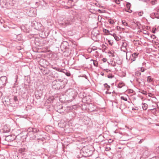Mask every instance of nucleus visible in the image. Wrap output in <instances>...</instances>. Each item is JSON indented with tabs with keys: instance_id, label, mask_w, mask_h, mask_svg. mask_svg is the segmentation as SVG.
I'll list each match as a JSON object with an SVG mask.
<instances>
[{
	"instance_id": "1",
	"label": "nucleus",
	"mask_w": 159,
	"mask_h": 159,
	"mask_svg": "<svg viewBox=\"0 0 159 159\" xmlns=\"http://www.w3.org/2000/svg\"><path fill=\"white\" fill-rule=\"evenodd\" d=\"M65 86L64 80L62 79H58L53 81L52 83V87L56 89L64 88Z\"/></svg>"
},
{
	"instance_id": "2",
	"label": "nucleus",
	"mask_w": 159,
	"mask_h": 159,
	"mask_svg": "<svg viewBox=\"0 0 159 159\" xmlns=\"http://www.w3.org/2000/svg\"><path fill=\"white\" fill-rule=\"evenodd\" d=\"M41 72L43 75H48L51 77H57V74L54 71L51 72L47 68H43L41 69Z\"/></svg>"
},
{
	"instance_id": "3",
	"label": "nucleus",
	"mask_w": 159,
	"mask_h": 159,
	"mask_svg": "<svg viewBox=\"0 0 159 159\" xmlns=\"http://www.w3.org/2000/svg\"><path fill=\"white\" fill-rule=\"evenodd\" d=\"M92 153V151L90 150L86 147L83 148L80 152V154L83 157H90Z\"/></svg>"
},
{
	"instance_id": "4",
	"label": "nucleus",
	"mask_w": 159,
	"mask_h": 159,
	"mask_svg": "<svg viewBox=\"0 0 159 159\" xmlns=\"http://www.w3.org/2000/svg\"><path fill=\"white\" fill-rule=\"evenodd\" d=\"M31 128H28L27 130V134L25 136H21V137L23 138V139H26L27 138H28L30 140L34 139L35 138V135L33 132H31L30 130Z\"/></svg>"
},
{
	"instance_id": "5",
	"label": "nucleus",
	"mask_w": 159,
	"mask_h": 159,
	"mask_svg": "<svg viewBox=\"0 0 159 159\" xmlns=\"http://www.w3.org/2000/svg\"><path fill=\"white\" fill-rule=\"evenodd\" d=\"M21 134H19L16 136L14 135H11L6 136L5 140L7 142H11L14 140L16 139H18V137H21Z\"/></svg>"
},
{
	"instance_id": "6",
	"label": "nucleus",
	"mask_w": 159,
	"mask_h": 159,
	"mask_svg": "<svg viewBox=\"0 0 159 159\" xmlns=\"http://www.w3.org/2000/svg\"><path fill=\"white\" fill-rule=\"evenodd\" d=\"M82 97L81 98L82 100L85 102H86L87 103H89L91 101V97L89 95H87L85 93H83L82 94Z\"/></svg>"
},
{
	"instance_id": "7",
	"label": "nucleus",
	"mask_w": 159,
	"mask_h": 159,
	"mask_svg": "<svg viewBox=\"0 0 159 159\" xmlns=\"http://www.w3.org/2000/svg\"><path fill=\"white\" fill-rule=\"evenodd\" d=\"M7 79L6 76H2L0 78V88H2L5 85Z\"/></svg>"
},
{
	"instance_id": "8",
	"label": "nucleus",
	"mask_w": 159,
	"mask_h": 159,
	"mask_svg": "<svg viewBox=\"0 0 159 159\" xmlns=\"http://www.w3.org/2000/svg\"><path fill=\"white\" fill-rule=\"evenodd\" d=\"M88 108L89 111H97V107L94 104L90 103L89 105Z\"/></svg>"
},
{
	"instance_id": "9",
	"label": "nucleus",
	"mask_w": 159,
	"mask_h": 159,
	"mask_svg": "<svg viewBox=\"0 0 159 159\" xmlns=\"http://www.w3.org/2000/svg\"><path fill=\"white\" fill-rule=\"evenodd\" d=\"M138 53L134 52L130 56V60L131 62H132L133 61H134L136 60V58L138 57Z\"/></svg>"
},
{
	"instance_id": "10",
	"label": "nucleus",
	"mask_w": 159,
	"mask_h": 159,
	"mask_svg": "<svg viewBox=\"0 0 159 159\" xmlns=\"http://www.w3.org/2000/svg\"><path fill=\"white\" fill-rule=\"evenodd\" d=\"M114 62L116 63L118 65H120L122 63V61L120 60V58L117 56L114 59Z\"/></svg>"
},
{
	"instance_id": "11",
	"label": "nucleus",
	"mask_w": 159,
	"mask_h": 159,
	"mask_svg": "<svg viewBox=\"0 0 159 159\" xmlns=\"http://www.w3.org/2000/svg\"><path fill=\"white\" fill-rule=\"evenodd\" d=\"M68 45V43L66 42H63L61 45V48L62 50H66L67 48L66 45Z\"/></svg>"
},
{
	"instance_id": "12",
	"label": "nucleus",
	"mask_w": 159,
	"mask_h": 159,
	"mask_svg": "<svg viewBox=\"0 0 159 159\" xmlns=\"http://www.w3.org/2000/svg\"><path fill=\"white\" fill-rule=\"evenodd\" d=\"M63 107L62 104L57 105L56 107V108L57 109V111L59 113H61V112H63L61 111V110L62 109Z\"/></svg>"
},
{
	"instance_id": "13",
	"label": "nucleus",
	"mask_w": 159,
	"mask_h": 159,
	"mask_svg": "<svg viewBox=\"0 0 159 159\" xmlns=\"http://www.w3.org/2000/svg\"><path fill=\"white\" fill-rule=\"evenodd\" d=\"M131 6V5L130 3L129 2H127L126 4V7L129 10V11L126 10L125 11L127 12H128L130 13L132 12V11L130 9Z\"/></svg>"
},
{
	"instance_id": "14",
	"label": "nucleus",
	"mask_w": 159,
	"mask_h": 159,
	"mask_svg": "<svg viewBox=\"0 0 159 159\" xmlns=\"http://www.w3.org/2000/svg\"><path fill=\"white\" fill-rule=\"evenodd\" d=\"M29 128L31 129H30V130L31 131V132H33L34 134V133H37L39 131V129L36 128L30 127Z\"/></svg>"
},
{
	"instance_id": "15",
	"label": "nucleus",
	"mask_w": 159,
	"mask_h": 159,
	"mask_svg": "<svg viewBox=\"0 0 159 159\" xmlns=\"http://www.w3.org/2000/svg\"><path fill=\"white\" fill-rule=\"evenodd\" d=\"M16 0H10L8 2L11 6H14L16 3Z\"/></svg>"
},
{
	"instance_id": "16",
	"label": "nucleus",
	"mask_w": 159,
	"mask_h": 159,
	"mask_svg": "<svg viewBox=\"0 0 159 159\" xmlns=\"http://www.w3.org/2000/svg\"><path fill=\"white\" fill-rule=\"evenodd\" d=\"M26 10L27 11L26 12L27 14L29 16H32L33 15L31 14V13H33V11L30 10V9Z\"/></svg>"
},
{
	"instance_id": "17",
	"label": "nucleus",
	"mask_w": 159,
	"mask_h": 159,
	"mask_svg": "<svg viewBox=\"0 0 159 159\" xmlns=\"http://www.w3.org/2000/svg\"><path fill=\"white\" fill-rule=\"evenodd\" d=\"M51 66L52 68H53L55 70H56L58 71H59V72H62V69H60L58 67H54L53 65H51Z\"/></svg>"
},
{
	"instance_id": "18",
	"label": "nucleus",
	"mask_w": 159,
	"mask_h": 159,
	"mask_svg": "<svg viewBox=\"0 0 159 159\" xmlns=\"http://www.w3.org/2000/svg\"><path fill=\"white\" fill-rule=\"evenodd\" d=\"M142 108L144 110H146L148 107V105L147 104L145 103H143L142 104Z\"/></svg>"
},
{
	"instance_id": "19",
	"label": "nucleus",
	"mask_w": 159,
	"mask_h": 159,
	"mask_svg": "<svg viewBox=\"0 0 159 159\" xmlns=\"http://www.w3.org/2000/svg\"><path fill=\"white\" fill-rule=\"evenodd\" d=\"M152 15L155 18L159 19V14L158 12H153L152 13Z\"/></svg>"
},
{
	"instance_id": "20",
	"label": "nucleus",
	"mask_w": 159,
	"mask_h": 159,
	"mask_svg": "<svg viewBox=\"0 0 159 159\" xmlns=\"http://www.w3.org/2000/svg\"><path fill=\"white\" fill-rule=\"evenodd\" d=\"M141 75V73L138 71H137L134 73L135 77H139Z\"/></svg>"
},
{
	"instance_id": "21",
	"label": "nucleus",
	"mask_w": 159,
	"mask_h": 159,
	"mask_svg": "<svg viewBox=\"0 0 159 159\" xmlns=\"http://www.w3.org/2000/svg\"><path fill=\"white\" fill-rule=\"evenodd\" d=\"M113 36L114 37V38L116 40V41H119V40H120V39L119 38V37H118L116 34L115 33H113Z\"/></svg>"
},
{
	"instance_id": "22",
	"label": "nucleus",
	"mask_w": 159,
	"mask_h": 159,
	"mask_svg": "<svg viewBox=\"0 0 159 159\" xmlns=\"http://www.w3.org/2000/svg\"><path fill=\"white\" fill-rule=\"evenodd\" d=\"M10 130V129H5V127H4L3 129L2 130V132L3 133H8L9 132Z\"/></svg>"
},
{
	"instance_id": "23",
	"label": "nucleus",
	"mask_w": 159,
	"mask_h": 159,
	"mask_svg": "<svg viewBox=\"0 0 159 159\" xmlns=\"http://www.w3.org/2000/svg\"><path fill=\"white\" fill-rule=\"evenodd\" d=\"M74 93L73 92H71L70 93V95L72 96L71 97H70L71 98L70 99L71 100H72L73 99H75V96L74 94Z\"/></svg>"
},
{
	"instance_id": "24",
	"label": "nucleus",
	"mask_w": 159,
	"mask_h": 159,
	"mask_svg": "<svg viewBox=\"0 0 159 159\" xmlns=\"http://www.w3.org/2000/svg\"><path fill=\"white\" fill-rule=\"evenodd\" d=\"M153 79H152L151 76H148V77L147 81L148 82H150L153 81Z\"/></svg>"
},
{
	"instance_id": "25",
	"label": "nucleus",
	"mask_w": 159,
	"mask_h": 159,
	"mask_svg": "<svg viewBox=\"0 0 159 159\" xmlns=\"http://www.w3.org/2000/svg\"><path fill=\"white\" fill-rule=\"evenodd\" d=\"M138 83L139 84H140L142 83H144V80L143 79L140 78L139 80V82H138Z\"/></svg>"
},
{
	"instance_id": "26",
	"label": "nucleus",
	"mask_w": 159,
	"mask_h": 159,
	"mask_svg": "<svg viewBox=\"0 0 159 159\" xmlns=\"http://www.w3.org/2000/svg\"><path fill=\"white\" fill-rule=\"evenodd\" d=\"M105 87L106 88L107 90H108L110 88V86L107 85V83H105L104 84Z\"/></svg>"
},
{
	"instance_id": "27",
	"label": "nucleus",
	"mask_w": 159,
	"mask_h": 159,
	"mask_svg": "<svg viewBox=\"0 0 159 159\" xmlns=\"http://www.w3.org/2000/svg\"><path fill=\"white\" fill-rule=\"evenodd\" d=\"M13 100H14V102L17 103L18 102V99L17 98L16 96H14L13 98Z\"/></svg>"
},
{
	"instance_id": "28",
	"label": "nucleus",
	"mask_w": 159,
	"mask_h": 159,
	"mask_svg": "<svg viewBox=\"0 0 159 159\" xmlns=\"http://www.w3.org/2000/svg\"><path fill=\"white\" fill-rule=\"evenodd\" d=\"M121 51H123V52H125L127 51V48L126 47H121Z\"/></svg>"
},
{
	"instance_id": "29",
	"label": "nucleus",
	"mask_w": 159,
	"mask_h": 159,
	"mask_svg": "<svg viewBox=\"0 0 159 159\" xmlns=\"http://www.w3.org/2000/svg\"><path fill=\"white\" fill-rule=\"evenodd\" d=\"M104 32L108 34H110L109 31L108 30L106 29H104L103 30Z\"/></svg>"
},
{
	"instance_id": "30",
	"label": "nucleus",
	"mask_w": 159,
	"mask_h": 159,
	"mask_svg": "<svg viewBox=\"0 0 159 159\" xmlns=\"http://www.w3.org/2000/svg\"><path fill=\"white\" fill-rule=\"evenodd\" d=\"M139 92L144 95H147V92L144 90H142L141 91H139Z\"/></svg>"
},
{
	"instance_id": "31",
	"label": "nucleus",
	"mask_w": 159,
	"mask_h": 159,
	"mask_svg": "<svg viewBox=\"0 0 159 159\" xmlns=\"http://www.w3.org/2000/svg\"><path fill=\"white\" fill-rule=\"evenodd\" d=\"M127 44L126 42H123L122 43L121 47H126L127 46Z\"/></svg>"
},
{
	"instance_id": "32",
	"label": "nucleus",
	"mask_w": 159,
	"mask_h": 159,
	"mask_svg": "<svg viewBox=\"0 0 159 159\" xmlns=\"http://www.w3.org/2000/svg\"><path fill=\"white\" fill-rule=\"evenodd\" d=\"M108 22L109 23L111 24H113L114 23V21L111 19L109 20Z\"/></svg>"
},
{
	"instance_id": "33",
	"label": "nucleus",
	"mask_w": 159,
	"mask_h": 159,
	"mask_svg": "<svg viewBox=\"0 0 159 159\" xmlns=\"http://www.w3.org/2000/svg\"><path fill=\"white\" fill-rule=\"evenodd\" d=\"M141 78L139 77H135L134 79V80H135V81H136L137 82H139V80Z\"/></svg>"
},
{
	"instance_id": "34",
	"label": "nucleus",
	"mask_w": 159,
	"mask_h": 159,
	"mask_svg": "<svg viewBox=\"0 0 159 159\" xmlns=\"http://www.w3.org/2000/svg\"><path fill=\"white\" fill-rule=\"evenodd\" d=\"M54 99V97H51L49 98L48 99V100L50 101V102H53V100Z\"/></svg>"
},
{
	"instance_id": "35",
	"label": "nucleus",
	"mask_w": 159,
	"mask_h": 159,
	"mask_svg": "<svg viewBox=\"0 0 159 159\" xmlns=\"http://www.w3.org/2000/svg\"><path fill=\"white\" fill-rule=\"evenodd\" d=\"M107 77L111 79L114 77V76L112 75V74H110L107 76Z\"/></svg>"
},
{
	"instance_id": "36",
	"label": "nucleus",
	"mask_w": 159,
	"mask_h": 159,
	"mask_svg": "<svg viewBox=\"0 0 159 159\" xmlns=\"http://www.w3.org/2000/svg\"><path fill=\"white\" fill-rule=\"evenodd\" d=\"M122 23L123 25L125 26H127V23L126 22V21L125 20H122Z\"/></svg>"
},
{
	"instance_id": "37",
	"label": "nucleus",
	"mask_w": 159,
	"mask_h": 159,
	"mask_svg": "<svg viewBox=\"0 0 159 159\" xmlns=\"http://www.w3.org/2000/svg\"><path fill=\"white\" fill-rule=\"evenodd\" d=\"M109 53L110 54V56H111L112 57H114L115 56V55L113 52H109Z\"/></svg>"
},
{
	"instance_id": "38",
	"label": "nucleus",
	"mask_w": 159,
	"mask_h": 159,
	"mask_svg": "<svg viewBox=\"0 0 159 159\" xmlns=\"http://www.w3.org/2000/svg\"><path fill=\"white\" fill-rule=\"evenodd\" d=\"M108 43L111 45L112 46L113 44V42L110 40H108Z\"/></svg>"
},
{
	"instance_id": "39",
	"label": "nucleus",
	"mask_w": 159,
	"mask_h": 159,
	"mask_svg": "<svg viewBox=\"0 0 159 159\" xmlns=\"http://www.w3.org/2000/svg\"><path fill=\"white\" fill-rule=\"evenodd\" d=\"M121 99L123 100H124L125 101H127V99L126 98L124 97V96H121Z\"/></svg>"
},
{
	"instance_id": "40",
	"label": "nucleus",
	"mask_w": 159,
	"mask_h": 159,
	"mask_svg": "<svg viewBox=\"0 0 159 159\" xmlns=\"http://www.w3.org/2000/svg\"><path fill=\"white\" fill-rule=\"evenodd\" d=\"M141 72H143L145 71V69L143 67H141L140 68V70Z\"/></svg>"
},
{
	"instance_id": "41",
	"label": "nucleus",
	"mask_w": 159,
	"mask_h": 159,
	"mask_svg": "<svg viewBox=\"0 0 159 159\" xmlns=\"http://www.w3.org/2000/svg\"><path fill=\"white\" fill-rule=\"evenodd\" d=\"M115 2L117 4H119L120 3V0H115Z\"/></svg>"
},
{
	"instance_id": "42",
	"label": "nucleus",
	"mask_w": 159,
	"mask_h": 159,
	"mask_svg": "<svg viewBox=\"0 0 159 159\" xmlns=\"http://www.w3.org/2000/svg\"><path fill=\"white\" fill-rule=\"evenodd\" d=\"M151 38L152 39H155L156 38V36L154 34L151 35Z\"/></svg>"
},
{
	"instance_id": "43",
	"label": "nucleus",
	"mask_w": 159,
	"mask_h": 159,
	"mask_svg": "<svg viewBox=\"0 0 159 159\" xmlns=\"http://www.w3.org/2000/svg\"><path fill=\"white\" fill-rule=\"evenodd\" d=\"M143 12H139L138 13V15L139 16H141L143 15Z\"/></svg>"
},
{
	"instance_id": "44",
	"label": "nucleus",
	"mask_w": 159,
	"mask_h": 159,
	"mask_svg": "<svg viewBox=\"0 0 159 159\" xmlns=\"http://www.w3.org/2000/svg\"><path fill=\"white\" fill-rule=\"evenodd\" d=\"M122 83H119L118 84V87L119 88H121L123 86V85H122Z\"/></svg>"
},
{
	"instance_id": "45",
	"label": "nucleus",
	"mask_w": 159,
	"mask_h": 159,
	"mask_svg": "<svg viewBox=\"0 0 159 159\" xmlns=\"http://www.w3.org/2000/svg\"><path fill=\"white\" fill-rule=\"evenodd\" d=\"M93 64L94 66H97V64H98V62L97 61H94L93 62Z\"/></svg>"
},
{
	"instance_id": "46",
	"label": "nucleus",
	"mask_w": 159,
	"mask_h": 159,
	"mask_svg": "<svg viewBox=\"0 0 159 159\" xmlns=\"http://www.w3.org/2000/svg\"><path fill=\"white\" fill-rule=\"evenodd\" d=\"M144 140V139H141L140 140V141H139L138 143L139 144H140L142 142H143V141Z\"/></svg>"
},
{
	"instance_id": "47",
	"label": "nucleus",
	"mask_w": 159,
	"mask_h": 159,
	"mask_svg": "<svg viewBox=\"0 0 159 159\" xmlns=\"http://www.w3.org/2000/svg\"><path fill=\"white\" fill-rule=\"evenodd\" d=\"M102 61L104 62H106L107 61V59L106 58H104L102 59Z\"/></svg>"
},
{
	"instance_id": "48",
	"label": "nucleus",
	"mask_w": 159,
	"mask_h": 159,
	"mask_svg": "<svg viewBox=\"0 0 159 159\" xmlns=\"http://www.w3.org/2000/svg\"><path fill=\"white\" fill-rule=\"evenodd\" d=\"M116 63L115 62H114V63H111V65L113 66H116Z\"/></svg>"
},
{
	"instance_id": "49",
	"label": "nucleus",
	"mask_w": 159,
	"mask_h": 159,
	"mask_svg": "<svg viewBox=\"0 0 159 159\" xmlns=\"http://www.w3.org/2000/svg\"><path fill=\"white\" fill-rule=\"evenodd\" d=\"M138 109V108H137V107H135V108H132V110H137Z\"/></svg>"
},
{
	"instance_id": "50",
	"label": "nucleus",
	"mask_w": 159,
	"mask_h": 159,
	"mask_svg": "<svg viewBox=\"0 0 159 159\" xmlns=\"http://www.w3.org/2000/svg\"><path fill=\"white\" fill-rule=\"evenodd\" d=\"M156 30V28L153 29V30H152V33H155Z\"/></svg>"
},
{
	"instance_id": "51",
	"label": "nucleus",
	"mask_w": 159,
	"mask_h": 159,
	"mask_svg": "<svg viewBox=\"0 0 159 159\" xmlns=\"http://www.w3.org/2000/svg\"><path fill=\"white\" fill-rule=\"evenodd\" d=\"M104 70H106L107 72H108L110 71V70L108 69H105Z\"/></svg>"
},
{
	"instance_id": "52",
	"label": "nucleus",
	"mask_w": 159,
	"mask_h": 159,
	"mask_svg": "<svg viewBox=\"0 0 159 159\" xmlns=\"http://www.w3.org/2000/svg\"><path fill=\"white\" fill-rule=\"evenodd\" d=\"M101 75H102V76H103L104 75V73H103V72H101Z\"/></svg>"
},
{
	"instance_id": "53",
	"label": "nucleus",
	"mask_w": 159,
	"mask_h": 159,
	"mask_svg": "<svg viewBox=\"0 0 159 159\" xmlns=\"http://www.w3.org/2000/svg\"><path fill=\"white\" fill-rule=\"evenodd\" d=\"M66 75H67V76H69L70 75V73H66Z\"/></svg>"
},
{
	"instance_id": "54",
	"label": "nucleus",
	"mask_w": 159,
	"mask_h": 159,
	"mask_svg": "<svg viewBox=\"0 0 159 159\" xmlns=\"http://www.w3.org/2000/svg\"><path fill=\"white\" fill-rule=\"evenodd\" d=\"M106 93H108V94H111V92H108V91H107V92H106Z\"/></svg>"
},
{
	"instance_id": "55",
	"label": "nucleus",
	"mask_w": 159,
	"mask_h": 159,
	"mask_svg": "<svg viewBox=\"0 0 159 159\" xmlns=\"http://www.w3.org/2000/svg\"><path fill=\"white\" fill-rule=\"evenodd\" d=\"M146 63L145 62H143L142 63V65L143 66L145 65H146Z\"/></svg>"
},
{
	"instance_id": "56",
	"label": "nucleus",
	"mask_w": 159,
	"mask_h": 159,
	"mask_svg": "<svg viewBox=\"0 0 159 159\" xmlns=\"http://www.w3.org/2000/svg\"><path fill=\"white\" fill-rule=\"evenodd\" d=\"M2 92H0V97H1V96H2Z\"/></svg>"
},
{
	"instance_id": "57",
	"label": "nucleus",
	"mask_w": 159,
	"mask_h": 159,
	"mask_svg": "<svg viewBox=\"0 0 159 159\" xmlns=\"http://www.w3.org/2000/svg\"><path fill=\"white\" fill-rule=\"evenodd\" d=\"M157 12H159V7L157 9Z\"/></svg>"
},
{
	"instance_id": "58",
	"label": "nucleus",
	"mask_w": 159,
	"mask_h": 159,
	"mask_svg": "<svg viewBox=\"0 0 159 159\" xmlns=\"http://www.w3.org/2000/svg\"><path fill=\"white\" fill-rule=\"evenodd\" d=\"M94 31H93L92 32V34H95L94 33Z\"/></svg>"
},
{
	"instance_id": "59",
	"label": "nucleus",
	"mask_w": 159,
	"mask_h": 159,
	"mask_svg": "<svg viewBox=\"0 0 159 159\" xmlns=\"http://www.w3.org/2000/svg\"><path fill=\"white\" fill-rule=\"evenodd\" d=\"M108 34L111 35V36H113V34H112L110 33V34Z\"/></svg>"
},
{
	"instance_id": "60",
	"label": "nucleus",
	"mask_w": 159,
	"mask_h": 159,
	"mask_svg": "<svg viewBox=\"0 0 159 159\" xmlns=\"http://www.w3.org/2000/svg\"><path fill=\"white\" fill-rule=\"evenodd\" d=\"M42 1H43V2H44L46 4V2H45L44 1H43V0H42Z\"/></svg>"
},
{
	"instance_id": "61",
	"label": "nucleus",
	"mask_w": 159,
	"mask_h": 159,
	"mask_svg": "<svg viewBox=\"0 0 159 159\" xmlns=\"http://www.w3.org/2000/svg\"><path fill=\"white\" fill-rule=\"evenodd\" d=\"M154 109H155V108H153L152 109H151V110H154Z\"/></svg>"
},
{
	"instance_id": "62",
	"label": "nucleus",
	"mask_w": 159,
	"mask_h": 159,
	"mask_svg": "<svg viewBox=\"0 0 159 159\" xmlns=\"http://www.w3.org/2000/svg\"><path fill=\"white\" fill-rule=\"evenodd\" d=\"M98 34H99V33H97L96 34V35L97 36Z\"/></svg>"
},
{
	"instance_id": "63",
	"label": "nucleus",
	"mask_w": 159,
	"mask_h": 159,
	"mask_svg": "<svg viewBox=\"0 0 159 159\" xmlns=\"http://www.w3.org/2000/svg\"><path fill=\"white\" fill-rule=\"evenodd\" d=\"M18 145V144H16V145H15V146H17Z\"/></svg>"
},
{
	"instance_id": "64",
	"label": "nucleus",
	"mask_w": 159,
	"mask_h": 159,
	"mask_svg": "<svg viewBox=\"0 0 159 159\" xmlns=\"http://www.w3.org/2000/svg\"><path fill=\"white\" fill-rule=\"evenodd\" d=\"M65 51H66L65 50H64V51H64V52H65Z\"/></svg>"
}]
</instances>
